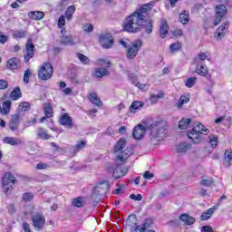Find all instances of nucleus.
<instances>
[{
    "instance_id": "nucleus-45",
    "label": "nucleus",
    "mask_w": 232,
    "mask_h": 232,
    "mask_svg": "<svg viewBox=\"0 0 232 232\" xmlns=\"http://www.w3.org/2000/svg\"><path fill=\"white\" fill-rule=\"evenodd\" d=\"M66 6H68V0H61L60 2H58L56 8L57 10H59V12H63V10L66 8Z\"/></svg>"
},
{
    "instance_id": "nucleus-25",
    "label": "nucleus",
    "mask_w": 232,
    "mask_h": 232,
    "mask_svg": "<svg viewBox=\"0 0 232 232\" xmlns=\"http://www.w3.org/2000/svg\"><path fill=\"white\" fill-rule=\"evenodd\" d=\"M61 44H63V46H68L73 44V38L72 35H64L63 34L60 39Z\"/></svg>"
},
{
    "instance_id": "nucleus-52",
    "label": "nucleus",
    "mask_w": 232,
    "mask_h": 232,
    "mask_svg": "<svg viewBox=\"0 0 232 232\" xmlns=\"http://www.w3.org/2000/svg\"><path fill=\"white\" fill-rule=\"evenodd\" d=\"M162 97H164V94H162V93H160V94H158V95L152 94V95L150 96V102H151L152 104H155V102H157L159 101V99H162Z\"/></svg>"
},
{
    "instance_id": "nucleus-8",
    "label": "nucleus",
    "mask_w": 232,
    "mask_h": 232,
    "mask_svg": "<svg viewBox=\"0 0 232 232\" xmlns=\"http://www.w3.org/2000/svg\"><path fill=\"white\" fill-rule=\"evenodd\" d=\"M33 227L35 231H43L44 229V224H46V219L44 216L41 213H36L31 217Z\"/></svg>"
},
{
    "instance_id": "nucleus-14",
    "label": "nucleus",
    "mask_w": 232,
    "mask_h": 232,
    "mask_svg": "<svg viewBox=\"0 0 232 232\" xmlns=\"http://www.w3.org/2000/svg\"><path fill=\"white\" fill-rule=\"evenodd\" d=\"M25 50L26 53L24 55V61L25 63H28L34 55V50H35V45H34V43L32 42V38H28L26 45H25Z\"/></svg>"
},
{
    "instance_id": "nucleus-7",
    "label": "nucleus",
    "mask_w": 232,
    "mask_h": 232,
    "mask_svg": "<svg viewBox=\"0 0 232 232\" xmlns=\"http://www.w3.org/2000/svg\"><path fill=\"white\" fill-rule=\"evenodd\" d=\"M52 75H53V66H52V63H44L39 70L38 77L42 81H48V79L52 78Z\"/></svg>"
},
{
    "instance_id": "nucleus-11",
    "label": "nucleus",
    "mask_w": 232,
    "mask_h": 232,
    "mask_svg": "<svg viewBox=\"0 0 232 232\" xmlns=\"http://www.w3.org/2000/svg\"><path fill=\"white\" fill-rule=\"evenodd\" d=\"M100 44H102V48H106L107 50L113 46V36L111 34L105 33L100 35Z\"/></svg>"
},
{
    "instance_id": "nucleus-31",
    "label": "nucleus",
    "mask_w": 232,
    "mask_h": 232,
    "mask_svg": "<svg viewBox=\"0 0 232 232\" xmlns=\"http://www.w3.org/2000/svg\"><path fill=\"white\" fill-rule=\"evenodd\" d=\"M188 150H191V144L189 143H179L177 146V151L178 153H186Z\"/></svg>"
},
{
    "instance_id": "nucleus-36",
    "label": "nucleus",
    "mask_w": 232,
    "mask_h": 232,
    "mask_svg": "<svg viewBox=\"0 0 232 232\" xmlns=\"http://www.w3.org/2000/svg\"><path fill=\"white\" fill-rule=\"evenodd\" d=\"M179 19L182 24H188L189 23V12L183 11L179 14Z\"/></svg>"
},
{
    "instance_id": "nucleus-46",
    "label": "nucleus",
    "mask_w": 232,
    "mask_h": 232,
    "mask_svg": "<svg viewBox=\"0 0 232 232\" xmlns=\"http://www.w3.org/2000/svg\"><path fill=\"white\" fill-rule=\"evenodd\" d=\"M131 222L133 226H137V215L131 214L128 217L127 223L129 224V226H131Z\"/></svg>"
},
{
    "instance_id": "nucleus-29",
    "label": "nucleus",
    "mask_w": 232,
    "mask_h": 232,
    "mask_svg": "<svg viewBox=\"0 0 232 232\" xmlns=\"http://www.w3.org/2000/svg\"><path fill=\"white\" fill-rule=\"evenodd\" d=\"M84 204H86V201H84V198L82 197H78L72 202V206H73V208H82L84 207Z\"/></svg>"
},
{
    "instance_id": "nucleus-50",
    "label": "nucleus",
    "mask_w": 232,
    "mask_h": 232,
    "mask_svg": "<svg viewBox=\"0 0 232 232\" xmlns=\"http://www.w3.org/2000/svg\"><path fill=\"white\" fill-rule=\"evenodd\" d=\"M74 148H75L74 153L81 151V150H83V148H86V141L84 140L80 141Z\"/></svg>"
},
{
    "instance_id": "nucleus-10",
    "label": "nucleus",
    "mask_w": 232,
    "mask_h": 232,
    "mask_svg": "<svg viewBox=\"0 0 232 232\" xmlns=\"http://www.w3.org/2000/svg\"><path fill=\"white\" fill-rule=\"evenodd\" d=\"M216 10V18L214 21V26H218L224 19L226 14H227V7L225 5H218L215 8Z\"/></svg>"
},
{
    "instance_id": "nucleus-26",
    "label": "nucleus",
    "mask_w": 232,
    "mask_h": 232,
    "mask_svg": "<svg viewBox=\"0 0 232 232\" xmlns=\"http://www.w3.org/2000/svg\"><path fill=\"white\" fill-rule=\"evenodd\" d=\"M208 66L204 64L197 65L196 73H198V75H200L201 77H206V75H208Z\"/></svg>"
},
{
    "instance_id": "nucleus-5",
    "label": "nucleus",
    "mask_w": 232,
    "mask_h": 232,
    "mask_svg": "<svg viewBox=\"0 0 232 232\" xmlns=\"http://www.w3.org/2000/svg\"><path fill=\"white\" fill-rule=\"evenodd\" d=\"M117 167L113 168V166H109L107 168L108 173H111L113 179H122L128 173V167H121L122 164H118L116 161Z\"/></svg>"
},
{
    "instance_id": "nucleus-16",
    "label": "nucleus",
    "mask_w": 232,
    "mask_h": 232,
    "mask_svg": "<svg viewBox=\"0 0 232 232\" xmlns=\"http://www.w3.org/2000/svg\"><path fill=\"white\" fill-rule=\"evenodd\" d=\"M62 126H65L68 130H72L73 128V120L72 117L68 115V113H64L60 117L59 121Z\"/></svg>"
},
{
    "instance_id": "nucleus-63",
    "label": "nucleus",
    "mask_w": 232,
    "mask_h": 232,
    "mask_svg": "<svg viewBox=\"0 0 232 232\" xmlns=\"http://www.w3.org/2000/svg\"><path fill=\"white\" fill-rule=\"evenodd\" d=\"M100 63H101V65L105 66V68H110V64H111L110 61H106V60H101Z\"/></svg>"
},
{
    "instance_id": "nucleus-42",
    "label": "nucleus",
    "mask_w": 232,
    "mask_h": 232,
    "mask_svg": "<svg viewBox=\"0 0 232 232\" xmlns=\"http://www.w3.org/2000/svg\"><path fill=\"white\" fill-rule=\"evenodd\" d=\"M209 144H211L212 148H217L218 145V138L213 134L208 136Z\"/></svg>"
},
{
    "instance_id": "nucleus-6",
    "label": "nucleus",
    "mask_w": 232,
    "mask_h": 232,
    "mask_svg": "<svg viewBox=\"0 0 232 232\" xmlns=\"http://www.w3.org/2000/svg\"><path fill=\"white\" fill-rule=\"evenodd\" d=\"M142 46V41L136 40L127 47L126 57L127 59H135L140 47Z\"/></svg>"
},
{
    "instance_id": "nucleus-60",
    "label": "nucleus",
    "mask_w": 232,
    "mask_h": 232,
    "mask_svg": "<svg viewBox=\"0 0 232 232\" xmlns=\"http://www.w3.org/2000/svg\"><path fill=\"white\" fill-rule=\"evenodd\" d=\"M48 164L40 162L36 165V169H47Z\"/></svg>"
},
{
    "instance_id": "nucleus-15",
    "label": "nucleus",
    "mask_w": 232,
    "mask_h": 232,
    "mask_svg": "<svg viewBox=\"0 0 232 232\" xmlns=\"http://www.w3.org/2000/svg\"><path fill=\"white\" fill-rule=\"evenodd\" d=\"M227 28H229V22H225L222 25H220L217 31V36L216 39L218 41H221V39H224L226 37V34H227Z\"/></svg>"
},
{
    "instance_id": "nucleus-3",
    "label": "nucleus",
    "mask_w": 232,
    "mask_h": 232,
    "mask_svg": "<svg viewBox=\"0 0 232 232\" xmlns=\"http://www.w3.org/2000/svg\"><path fill=\"white\" fill-rule=\"evenodd\" d=\"M124 148H126V139L121 138L114 145L117 164H125L128 158L133 155V148L128 147L125 150Z\"/></svg>"
},
{
    "instance_id": "nucleus-57",
    "label": "nucleus",
    "mask_w": 232,
    "mask_h": 232,
    "mask_svg": "<svg viewBox=\"0 0 232 232\" xmlns=\"http://www.w3.org/2000/svg\"><path fill=\"white\" fill-rule=\"evenodd\" d=\"M84 32H93V25L92 24H85L83 25Z\"/></svg>"
},
{
    "instance_id": "nucleus-38",
    "label": "nucleus",
    "mask_w": 232,
    "mask_h": 232,
    "mask_svg": "<svg viewBox=\"0 0 232 232\" xmlns=\"http://www.w3.org/2000/svg\"><path fill=\"white\" fill-rule=\"evenodd\" d=\"M213 182H215V180H213L212 178H202L200 184L205 188H211V186H213Z\"/></svg>"
},
{
    "instance_id": "nucleus-28",
    "label": "nucleus",
    "mask_w": 232,
    "mask_h": 232,
    "mask_svg": "<svg viewBox=\"0 0 232 232\" xmlns=\"http://www.w3.org/2000/svg\"><path fill=\"white\" fill-rule=\"evenodd\" d=\"M143 107H144V102L136 101L131 103V105L130 107V111L131 113H136L137 110H139L140 108H143Z\"/></svg>"
},
{
    "instance_id": "nucleus-35",
    "label": "nucleus",
    "mask_w": 232,
    "mask_h": 232,
    "mask_svg": "<svg viewBox=\"0 0 232 232\" xmlns=\"http://www.w3.org/2000/svg\"><path fill=\"white\" fill-rule=\"evenodd\" d=\"M37 135H38L39 139H42L44 140H49V139L51 137L48 133H46V130L43 128H39L37 130Z\"/></svg>"
},
{
    "instance_id": "nucleus-20",
    "label": "nucleus",
    "mask_w": 232,
    "mask_h": 232,
    "mask_svg": "<svg viewBox=\"0 0 232 232\" xmlns=\"http://www.w3.org/2000/svg\"><path fill=\"white\" fill-rule=\"evenodd\" d=\"M7 68H10V70H17V68H21V60L18 58H11L7 62Z\"/></svg>"
},
{
    "instance_id": "nucleus-9",
    "label": "nucleus",
    "mask_w": 232,
    "mask_h": 232,
    "mask_svg": "<svg viewBox=\"0 0 232 232\" xmlns=\"http://www.w3.org/2000/svg\"><path fill=\"white\" fill-rule=\"evenodd\" d=\"M110 188V185L108 184V181L104 180L97 184L92 189V198H95L96 197H99V195H104Z\"/></svg>"
},
{
    "instance_id": "nucleus-37",
    "label": "nucleus",
    "mask_w": 232,
    "mask_h": 232,
    "mask_svg": "<svg viewBox=\"0 0 232 232\" xmlns=\"http://www.w3.org/2000/svg\"><path fill=\"white\" fill-rule=\"evenodd\" d=\"M73 14H75V5H71L65 12V19H67V21H72V15H73Z\"/></svg>"
},
{
    "instance_id": "nucleus-18",
    "label": "nucleus",
    "mask_w": 232,
    "mask_h": 232,
    "mask_svg": "<svg viewBox=\"0 0 232 232\" xmlns=\"http://www.w3.org/2000/svg\"><path fill=\"white\" fill-rule=\"evenodd\" d=\"M2 182L3 186H10V184H15V182H17V179L12 175V173L5 172Z\"/></svg>"
},
{
    "instance_id": "nucleus-23",
    "label": "nucleus",
    "mask_w": 232,
    "mask_h": 232,
    "mask_svg": "<svg viewBox=\"0 0 232 232\" xmlns=\"http://www.w3.org/2000/svg\"><path fill=\"white\" fill-rule=\"evenodd\" d=\"M88 99L92 104L98 106V108H101V106H102V102H101V99H99L96 92L90 93Z\"/></svg>"
},
{
    "instance_id": "nucleus-32",
    "label": "nucleus",
    "mask_w": 232,
    "mask_h": 232,
    "mask_svg": "<svg viewBox=\"0 0 232 232\" xmlns=\"http://www.w3.org/2000/svg\"><path fill=\"white\" fill-rule=\"evenodd\" d=\"M188 102H189V94H183L180 96L179 102L177 103V108L180 110V108H182V106Z\"/></svg>"
},
{
    "instance_id": "nucleus-49",
    "label": "nucleus",
    "mask_w": 232,
    "mask_h": 232,
    "mask_svg": "<svg viewBox=\"0 0 232 232\" xmlns=\"http://www.w3.org/2000/svg\"><path fill=\"white\" fill-rule=\"evenodd\" d=\"M30 77H32V71H30V69H27L24 73V82H26V84H28V82H30Z\"/></svg>"
},
{
    "instance_id": "nucleus-39",
    "label": "nucleus",
    "mask_w": 232,
    "mask_h": 232,
    "mask_svg": "<svg viewBox=\"0 0 232 232\" xmlns=\"http://www.w3.org/2000/svg\"><path fill=\"white\" fill-rule=\"evenodd\" d=\"M23 94L21 93V89L19 87H15L14 90L11 92V99L14 101H17V99H21Z\"/></svg>"
},
{
    "instance_id": "nucleus-33",
    "label": "nucleus",
    "mask_w": 232,
    "mask_h": 232,
    "mask_svg": "<svg viewBox=\"0 0 232 232\" xmlns=\"http://www.w3.org/2000/svg\"><path fill=\"white\" fill-rule=\"evenodd\" d=\"M95 75L98 77V79H101V77L110 75V71L107 68L101 67L96 70Z\"/></svg>"
},
{
    "instance_id": "nucleus-59",
    "label": "nucleus",
    "mask_w": 232,
    "mask_h": 232,
    "mask_svg": "<svg viewBox=\"0 0 232 232\" xmlns=\"http://www.w3.org/2000/svg\"><path fill=\"white\" fill-rule=\"evenodd\" d=\"M115 195H121V193H124V185H119L118 188L114 190Z\"/></svg>"
},
{
    "instance_id": "nucleus-1",
    "label": "nucleus",
    "mask_w": 232,
    "mask_h": 232,
    "mask_svg": "<svg viewBox=\"0 0 232 232\" xmlns=\"http://www.w3.org/2000/svg\"><path fill=\"white\" fill-rule=\"evenodd\" d=\"M155 5V2H150L136 9L123 22L122 28L124 32L129 34H137L145 28V33L150 35L153 32V20L149 16L151 7Z\"/></svg>"
},
{
    "instance_id": "nucleus-55",
    "label": "nucleus",
    "mask_w": 232,
    "mask_h": 232,
    "mask_svg": "<svg viewBox=\"0 0 232 232\" xmlns=\"http://www.w3.org/2000/svg\"><path fill=\"white\" fill-rule=\"evenodd\" d=\"M66 16L62 15L60 16L59 20H58V26L59 28H63V26H64L65 23H66Z\"/></svg>"
},
{
    "instance_id": "nucleus-62",
    "label": "nucleus",
    "mask_w": 232,
    "mask_h": 232,
    "mask_svg": "<svg viewBox=\"0 0 232 232\" xmlns=\"http://www.w3.org/2000/svg\"><path fill=\"white\" fill-rule=\"evenodd\" d=\"M198 57L199 61H206V59H208V54H206V53H199Z\"/></svg>"
},
{
    "instance_id": "nucleus-4",
    "label": "nucleus",
    "mask_w": 232,
    "mask_h": 232,
    "mask_svg": "<svg viewBox=\"0 0 232 232\" xmlns=\"http://www.w3.org/2000/svg\"><path fill=\"white\" fill-rule=\"evenodd\" d=\"M202 135H209V129L206 128L202 123H198L197 126L187 133V137L194 144H200L202 142Z\"/></svg>"
},
{
    "instance_id": "nucleus-40",
    "label": "nucleus",
    "mask_w": 232,
    "mask_h": 232,
    "mask_svg": "<svg viewBox=\"0 0 232 232\" xmlns=\"http://www.w3.org/2000/svg\"><path fill=\"white\" fill-rule=\"evenodd\" d=\"M10 106H12V102L10 101L4 102L1 113H4L5 115H6L7 113H10Z\"/></svg>"
},
{
    "instance_id": "nucleus-43",
    "label": "nucleus",
    "mask_w": 232,
    "mask_h": 232,
    "mask_svg": "<svg viewBox=\"0 0 232 232\" xmlns=\"http://www.w3.org/2000/svg\"><path fill=\"white\" fill-rule=\"evenodd\" d=\"M26 31H15L13 34V36L14 37V39H23L24 37H26Z\"/></svg>"
},
{
    "instance_id": "nucleus-2",
    "label": "nucleus",
    "mask_w": 232,
    "mask_h": 232,
    "mask_svg": "<svg viewBox=\"0 0 232 232\" xmlns=\"http://www.w3.org/2000/svg\"><path fill=\"white\" fill-rule=\"evenodd\" d=\"M164 121L146 120L143 121V125H138L134 128L132 135L136 140H140L146 135V130H150V142L157 144L162 140V137L166 135V127H164Z\"/></svg>"
},
{
    "instance_id": "nucleus-51",
    "label": "nucleus",
    "mask_w": 232,
    "mask_h": 232,
    "mask_svg": "<svg viewBox=\"0 0 232 232\" xmlns=\"http://www.w3.org/2000/svg\"><path fill=\"white\" fill-rule=\"evenodd\" d=\"M169 48H170V52H179V50H180V48H182V45H180L179 43L171 44L169 45Z\"/></svg>"
},
{
    "instance_id": "nucleus-19",
    "label": "nucleus",
    "mask_w": 232,
    "mask_h": 232,
    "mask_svg": "<svg viewBox=\"0 0 232 232\" xmlns=\"http://www.w3.org/2000/svg\"><path fill=\"white\" fill-rule=\"evenodd\" d=\"M160 37L161 39H166L168 37V22L166 19H161V25L160 28Z\"/></svg>"
},
{
    "instance_id": "nucleus-21",
    "label": "nucleus",
    "mask_w": 232,
    "mask_h": 232,
    "mask_svg": "<svg viewBox=\"0 0 232 232\" xmlns=\"http://www.w3.org/2000/svg\"><path fill=\"white\" fill-rule=\"evenodd\" d=\"M179 220H181V222H184L186 226H193V224H195V218L188 214H182L181 216H179Z\"/></svg>"
},
{
    "instance_id": "nucleus-64",
    "label": "nucleus",
    "mask_w": 232,
    "mask_h": 232,
    "mask_svg": "<svg viewBox=\"0 0 232 232\" xmlns=\"http://www.w3.org/2000/svg\"><path fill=\"white\" fill-rule=\"evenodd\" d=\"M201 232H213V228L211 227L204 226L201 227Z\"/></svg>"
},
{
    "instance_id": "nucleus-30",
    "label": "nucleus",
    "mask_w": 232,
    "mask_h": 232,
    "mask_svg": "<svg viewBox=\"0 0 232 232\" xmlns=\"http://www.w3.org/2000/svg\"><path fill=\"white\" fill-rule=\"evenodd\" d=\"M189 124H191V119L182 118L179 122V130H188Z\"/></svg>"
},
{
    "instance_id": "nucleus-13",
    "label": "nucleus",
    "mask_w": 232,
    "mask_h": 232,
    "mask_svg": "<svg viewBox=\"0 0 232 232\" xmlns=\"http://www.w3.org/2000/svg\"><path fill=\"white\" fill-rule=\"evenodd\" d=\"M21 122V114L19 112L13 114L8 123V128L11 131H17L19 130V124Z\"/></svg>"
},
{
    "instance_id": "nucleus-24",
    "label": "nucleus",
    "mask_w": 232,
    "mask_h": 232,
    "mask_svg": "<svg viewBox=\"0 0 232 232\" xmlns=\"http://www.w3.org/2000/svg\"><path fill=\"white\" fill-rule=\"evenodd\" d=\"M28 16L34 21H41V19L44 17V13L41 11H32L28 13Z\"/></svg>"
},
{
    "instance_id": "nucleus-61",
    "label": "nucleus",
    "mask_w": 232,
    "mask_h": 232,
    "mask_svg": "<svg viewBox=\"0 0 232 232\" xmlns=\"http://www.w3.org/2000/svg\"><path fill=\"white\" fill-rule=\"evenodd\" d=\"M22 227H23L24 232L32 231V229L30 228V224H28V223H23Z\"/></svg>"
},
{
    "instance_id": "nucleus-53",
    "label": "nucleus",
    "mask_w": 232,
    "mask_h": 232,
    "mask_svg": "<svg viewBox=\"0 0 232 232\" xmlns=\"http://www.w3.org/2000/svg\"><path fill=\"white\" fill-rule=\"evenodd\" d=\"M129 198H131V200H137V202H140V200H142V195H140V194H138V195L130 194L129 196Z\"/></svg>"
},
{
    "instance_id": "nucleus-56",
    "label": "nucleus",
    "mask_w": 232,
    "mask_h": 232,
    "mask_svg": "<svg viewBox=\"0 0 232 232\" xmlns=\"http://www.w3.org/2000/svg\"><path fill=\"white\" fill-rule=\"evenodd\" d=\"M155 177V175L150 171H145L143 174V179H145L146 180H150V179H153Z\"/></svg>"
},
{
    "instance_id": "nucleus-41",
    "label": "nucleus",
    "mask_w": 232,
    "mask_h": 232,
    "mask_svg": "<svg viewBox=\"0 0 232 232\" xmlns=\"http://www.w3.org/2000/svg\"><path fill=\"white\" fill-rule=\"evenodd\" d=\"M195 84H197V77H189L185 82V86H187V88H193Z\"/></svg>"
},
{
    "instance_id": "nucleus-12",
    "label": "nucleus",
    "mask_w": 232,
    "mask_h": 232,
    "mask_svg": "<svg viewBox=\"0 0 232 232\" xmlns=\"http://www.w3.org/2000/svg\"><path fill=\"white\" fill-rule=\"evenodd\" d=\"M153 226V220L147 218L141 225H138L134 228V232H156L153 229H150Z\"/></svg>"
},
{
    "instance_id": "nucleus-58",
    "label": "nucleus",
    "mask_w": 232,
    "mask_h": 232,
    "mask_svg": "<svg viewBox=\"0 0 232 232\" xmlns=\"http://www.w3.org/2000/svg\"><path fill=\"white\" fill-rule=\"evenodd\" d=\"M8 88V82L5 80H0V90H6Z\"/></svg>"
},
{
    "instance_id": "nucleus-22",
    "label": "nucleus",
    "mask_w": 232,
    "mask_h": 232,
    "mask_svg": "<svg viewBox=\"0 0 232 232\" xmlns=\"http://www.w3.org/2000/svg\"><path fill=\"white\" fill-rule=\"evenodd\" d=\"M215 211H217V206H214L211 208L203 212L202 215L200 216V220H203V221L209 220V218H211Z\"/></svg>"
},
{
    "instance_id": "nucleus-44",
    "label": "nucleus",
    "mask_w": 232,
    "mask_h": 232,
    "mask_svg": "<svg viewBox=\"0 0 232 232\" xmlns=\"http://www.w3.org/2000/svg\"><path fill=\"white\" fill-rule=\"evenodd\" d=\"M28 110H30V103H28L27 102H24L18 106L19 111H28Z\"/></svg>"
},
{
    "instance_id": "nucleus-34",
    "label": "nucleus",
    "mask_w": 232,
    "mask_h": 232,
    "mask_svg": "<svg viewBox=\"0 0 232 232\" xmlns=\"http://www.w3.org/2000/svg\"><path fill=\"white\" fill-rule=\"evenodd\" d=\"M44 111L45 117H47V119H50V117H52V115H53V109L52 108V104L44 103Z\"/></svg>"
},
{
    "instance_id": "nucleus-27",
    "label": "nucleus",
    "mask_w": 232,
    "mask_h": 232,
    "mask_svg": "<svg viewBox=\"0 0 232 232\" xmlns=\"http://www.w3.org/2000/svg\"><path fill=\"white\" fill-rule=\"evenodd\" d=\"M231 160H232V150L231 149H228L225 151V161H224L225 168H229V166H231Z\"/></svg>"
},
{
    "instance_id": "nucleus-54",
    "label": "nucleus",
    "mask_w": 232,
    "mask_h": 232,
    "mask_svg": "<svg viewBox=\"0 0 232 232\" xmlns=\"http://www.w3.org/2000/svg\"><path fill=\"white\" fill-rule=\"evenodd\" d=\"M137 86L139 87L140 90H141V92H148L150 88L149 84L140 83V82H138Z\"/></svg>"
},
{
    "instance_id": "nucleus-17",
    "label": "nucleus",
    "mask_w": 232,
    "mask_h": 232,
    "mask_svg": "<svg viewBox=\"0 0 232 232\" xmlns=\"http://www.w3.org/2000/svg\"><path fill=\"white\" fill-rule=\"evenodd\" d=\"M3 142L4 144H9L10 146H19L21 144H24V141H23V140L14 137H5L3 139Z\"/></svg>"
},
{
    "instance_id": "nucleus-48",
    "label": "nucleus",
    "mask_w": 232,
    "mask_h": 232,
    "mask_svg": "<svg viewBox=\"0 0 232 232\" xmlns=\"http://www.w3.org/2000/svg\"><path fill=\"white\" fill-rule=\"evenodd\" d=\"M77 57L81 61V63H82V64H88L90 63V59L88 58V56L81 53L77 54Z\"/></svg>"
},
{
    "instance_id": "nucleus-47",
    "label": "nucleus",
    "mask_w": 232,
    "mask_h": 232,
    "mask_svg": "<svg viewBox=\"0 0 232 232\" xmlns=\"http://www.w3.org/2000/svg\"><path fill=\"white\" fill-rule=\"evenodd\" d=\"M24 202H32L34 200V194L32 192H25L23 195Z\"/></svg>"
}]
</instances>
